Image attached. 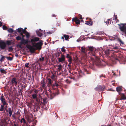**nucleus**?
Instances as JSON below:
<instances>
[{
	"label": "nucleus",
	"instance_id": "nucleus-1",
	"mask_svg": "<svg viewBox=\"0 0 126 126\" xmlns=\"http://www.w3.org/2000/svg\"><path fill=\"white\" fill-rule=\"evenodd\" d=\"M88 49L90 51L89 56L91 60L95 62L96 65L99 66L101 65V62L98 58L96 56L95 52L97 50L93 46H88Z\"/></svg>",
	"mask_w": 126,
	"mask_h": 126
},
{
	"label": "nucleus",
	"instance_id": "nucleus-2",
	"mask_svg": "<svg viewBox=\"0 0 126 126\" xmlns=\"http://www.w3.org/2000/svg\"><path fill=\"white\" fill-rule=\"evenodd\" d=\"M104 55L106 57L108 58H110L111 57L112 55L111 53H114L115 52H117L118 51L114 50H110L109 49H106L105 50H104Z\"/></svg>",
	"mask_w": 126,
	"mask_h": 126
},
{
	"label": "nucleus",
	"instance_id": "nucleus-3",
	"mask_svg": "<svg viewBox=\"0 0 126 126\" xmlns=\"http://www.w3.org/2000/svg\"><path fill=\"white\" fill-rule=\"evenodd\" d=\"M10 83L11 84L12 86H13L14 85L16 86L17 84V79L15 77H13L12 79L10 77Z\"/></svg>",
	"mask_w": 126,
	"mask_h": 126
},
{
	"label": "nucleus",
	"instance_id": "nucleus-4",
	"mask_svg": "<svg viewBox=\"0 0 126 126\" xmlns=\"http://www.w3.org/2000/svg\"><path fill=\"white\" fill-rule=\"evenodd\" d=\"M121 25L122 26H120L119 29L123 33L122 35L126 36V27L125 26V25H126V24H122Z\"/></svg>",
	"mask_w": 126,
	"mask_h": 126
},
{
	"label": "nucleus",
	"instance_id": "nucleus-5",
	"mask_svg": "<svg viewBox=\"0 0 126 126\" xmlns=\"http://www.w3.org/2000/svg\"><path fill=\"white\" fill-rule=\"evenodd\" d=\"M43 44V42L41 41H40L39 42L35 43L33 45V47H35L37 49H40Z\"/></svg>",
	"mask_w": 126,
	"mask_h": 126
},
{
	"label": "nucleus",
	"instance_id": "nucleus-6",
	"mask_svg": "<svg viewBox=\"0 0 126 126\" xmlns=\"http://www.w3.org/2000/svg\"><path fill=\"white\" fill-rule=\"evenodd\" d=\"M48 91H49V95L50 96V99H52L56 95H58L59 94L58 91H57V92L56 93H55L54 92H52L51 91L50 88H49V89L48 90Z\"/></svg>",
	"mask_w": 126,
	"mask_h": 126
},
{
	"label": "nucleus",
	"instance_id": "nucleus-7",
	"mask_svg": "<svg viewBox=\"0 0 126 126\" xmlns=\"http://www.w3.org/2000/svg\"><path fill=\"white\" fill-rule=\"evenodd\" d=\"M58 62L62 63H63L65 62V56L63 54H62L60 57L57 58Z\"/></svg>",
	"mask_w": 126,
	"mask_h": 126
},
{
	"label": "nucleus",
	"instance_id": "nucleus-8",
	"mask_svg": "<svg viewBox=\"0 0 126 126\" xmlns=\"http://www.w3.org/2000/svg\"><path fill=\"white\" fill-rule=\"evenodd\" d=\"M31 38H32V39H31L30 40H29L30 43H31L32 44V45L35 44L34 42L38 41L39 39V38L37 37H34L33 36H32Z\"/></svg>",
	"mask_w": 126,
	"mask_h": 126
},
{
	"label": "nucleus",
	"instance_id": "nucleus-9",
	"mask_svg": "<svg viewBox=\"0 0 126 126\" xmlns=\"http://www.w3.org/2000/svg\"><path fill=\"white\" fill-rule=\"evenodd\" d=\"M29 43H30V41L28 39H23L21 40L20 42V44L21 45H25Z\"/></svg>",
	"mask_w": 126,
	"mask_h": 126
},
{
	"label": "nucleus",
	"instance_id": "nucleus-10",
	"mask_svg": "<svg viewBox=\"0 0 126 126\" xmlns=\"http://www.w3.org/2000/svg\"><path fill=\"white\" fill-rule=\"evenodd\" d=\"M2 104L3 105H8L7 101L6 100L5 98L3 96V94H2L0 98Z\"/></svg>",
	"mask_w": 126,
	"mask_h": 126
},
{
	"label": "nucleus",
	"instance_id": "nucleus-11",
	"mask_svg": "<svg viewBox=\"0 0 126 126\" xmlns=\"http://www.w3.org/2000/svg\"><path fill=\"white\" fill-rule=\"evenodd\" d=\"M26 47L30 50L31 52H33L35 50V49L33 47V46H32L29 44L26 45Z\"/></svg>",
	"mask_w": 126,
	"mask_h": 126
},
{
	"label": "nucleus",
	"instance_id": "nucleus-12",
	"mask_svg": "<svg viewBox=\"0 0 126 126\" xmlns=\"http://www.w3.org/2000/svg\"><path fill=\"white\" fill-rule=\"evenodd\" d=\"M72 21L73 22H75V23L78 25L80 24V21L79 19L76 17L73 18Z\"/></svg>",
	"mask_w": 126,
	"mask_h": 126
},
{
	"label": "nucleus",
	"instance_id": "nucleus-13",
	"mask_svg": "<svg viewBox=\"0 0 126 126\" xmlns=\"http://www.w3.org/2000/svg\"><path fill=\"white\" fill-rule=\"evenodd\" d=\"M6 47V45L5 43L4 42L2 44L1 42L0 41V48L3 49H5Z\"/></svg>",
	"mask_w": 126,
	"mask_h": 126
},
{
	"label": "nucleus",
	"instance_id": "nucleus-14",
	"mask_svg": "<svg viewBox=\"0 0 126 126\" xmlns=\"http://www.w3.org/2000/svg\"><path fill=\"white\" fill-rule=\"evenodd\" d=\"M61 54L62 55V52L60 51H58L55 54V56L57 58L59 57L60 56V54Z\"/></svg>",
	"mask_w": 126,
	"mask_h": 126
},
{
	"label": "nucleus",
	"instance_id": "nucleus-15",
	"mask_svg": "<svg viewBox=\"0 0 126 126\" xmlns=\"http://www.w3.org/2000/svg\"><path fill=\"white\" fill-rule=\"evenodd\" d=\"M121 97L120 100H126V96L124 94H121Z\"/></svg>",
	"mask_w": 126,
	"mask_h": 126
},
{
	"label": "nucleus",
	"instance_id": "nucleus-16",
	"mask_svg": "<svg viewBox=\"0 0 126 126\" xmlns=\"http://www.w3.org/2000/svg\"><path fill=\"white\" fill-rule=\"evenodd\" d=\"M36 32L37 35L39 37H41L42 35V34L38 31H36Z\"/></svg>",
	"mask_w": 126,
	"mask_h": 126
},
{
	"label": "nucleus",
	"instance_id": "nucleus-17",
	"mask_svg": "<svg viewBox=\"0 0 126 126\" xmlns=\"http://www.w3.org/2000/svg\"><path fill=\"white\" fill-rule=\"evenodd\" d=\"M108 19L107 20V21H105L104 22L106 23V24L107 25L109 24H110L111 23V21L110 20V19Z\"/></svg>",
	"mask_w": 126,
	"mask_h": 126
},
{
	"label": "nucleus",
	"instance_id": "nucleus-18",
	"mask_svg": "<svg viewBox=\"0 0 126 126\" xmlns=\"http://www.w3.org/2000/svg\"><path fill=\"white\" fill-rule=\"evenodd\" d=\"M86 24L89 26H91L92 25L93 23L91 21H86Z\"/></svg>",
	"mask_w": 126,
	"mask_h": 126
},
{
	"label": "nucleus",
	"instance_id": "nucleus-19",
	"mask_svg": "<svg viewBox=\"0 0 126 126\" xmlns=\"http://www.w3.org/2000/svg\"><path fill=\"white\" fill-rule=\"evenodd\" d=\"M8 112L10 115V116H11L12 114V110L11 109V108H8Z\"/></svg>",
	"mask_w": 126,
	"mask_h": 126
},
{
	"label": "nucleus",
	"instance_id": "nucleus-20",
	"mask_svg": "<svg viewBox=\"0 0 126 126\" xmlns=\"http://www.w3.org/2000/svg\"><path fill=\"white\" fill-rule=\"evenodd\" d=\"M63 36L65 38V40H68V39L69 38V36L68 35L64 34Z\"/></svg>",
	"mask_w": 126,
	"mask_h": 126
},
{
	"label": "nucleus",
	"instance_id": "nucleus-21",
	"mask_svg": "<svg viewBox=\"0 0 126 126\" xmlns=\"http://www.w3.org/2000/svg\"><path fill=\"white\" fill-rule=\"evenodd\" d=\"M45 83L44 80L41 81V86L43 88H44L45 86Z\"/></svg>",
	"mask_w": 126,
	"mask_h": 126
},
{
	"label": "nucleus",
	"instance_id": "nucleus-22",
	"mask_svg": "<svg viewBox=\"0 0 126 126\" xmlns=\"http://www.w3.org/2000/svg\"><path fill=\"white\" fill-rule=\"evenodd\" d=\"M122 88L121 87H119L116 88V90L118 92H119L122 90Z\"/></svg>",
	"mask_w": 126,
	"mask_h": 126
},
{
	"label": "nucleus",
	"instance_id": "nucleus-23",
	"mask_svg": "<svg viewBox=\"0 0 126 126\" xmlns=\"http://www.w3.org/2000/svg\"><path fill=\"white\" fill-rule=\"evenodd\" d=\"M81 51L82 52L84 53H86V50L85 48H84L83 47H81Z\"/></svg>",
	"mask_w": 126,
	"mask_h": 126
},
{
	"label": "nucleus",
	"instance_id": "nucleus-24",
	"mask_svg": "<svg viewBox=\"0 0 126 126\" xmlns=\"http://www.w3.org/2000/svg\"><path fill=\"white\" fill-rule=\"evenodd\" d=\"M100 87V91H102L103 90L105 89V87L104 85H101L99 86Z\"/></svg>",
	"mask_w": 126,
	"mask_h": 126
},
{
	"label": "nucleus",
	"instance_id": "nucleus-25",
	"mask_svg": "<svg viewBox=\"0 0 126 126\" xmlns=\"http://www.w3.org/2000/svg\"><path fill=\"white\" fill-rule=\"evenodd\" d=\"M118 41L119 42L120 45L124 44V42L122 41L121 40L120 38H118L117 39Z\"/></svg>",
	"mask_w": 126,
	"mask_h": 126
},
{
	"label": "nucleus",
	"instance_id": "nucleus-26",
	"mask_svg": "<svg viewBox=\"0 0 126 126\" xmlns=\"http://www.w3.org/2000/svg\"><path fill=\"white\" fill-rule=\"evenodd\" d=\"M32 96L33 99H35L37 97V95L36 94H33Z\"/></svg>",
	"mask_w": 126,
	"mask_h": 126
},
{
	"label": "nucleus",
	"instance_id": "nucleus-27",
	"mask_svg": "<svg viewBox=\"0 0 126 126\" xmlns=\"http://www.w3.org/2000/svg\"><path fill=\"white\" fill-rule=\"evenodd\" d=\"M23 29L21 28H18L17 29V30L16 31L17 32H18L19 33H20V32H21V31H22V30H23Z\"/></svg>",
	"mask_w": 126,
	"mask_h": 126
},
{
	"label": "nucleus",
	"instance_id": "nucleus-28",
	"mask_svg": "<svg viewBox=\"0 0 126 126\" xmlns=\"http://www.w3.org/2000/svg\"><path fill=\"white\" fill-rule=\"evenodd\" d=\"M5 105H3V104H2L0 107V111H2L3 110H4V106Z\"/></svg>",
	"mask_w": 126,
	"mask_h": 126
},
{
	"label": "nucleus",
	"instance_id": "nucleus-29",
	"mask_svg": "<svg viewBox=\"0 0 126 126\" xmlns=\"http://www.w3.org/2000/svg\"><path fill=\"white\" fill-rule=\"evenodd\" d=\"M25 34V35L26 38H27L28 39L29 38L30 36V33L29 32H27V33H26Z\"/></svg>",
	"mask_w": 126,
	"mask_h": 126
},
{
	"label": "nucleus",
	"instance_id": "nucleus-30",
	"mask_svg": "<svg viewBox=\"0 0 126 126\" xmlns=\"http://www.w3.org/2000/svg\"><path fill=\"white\" fill-rule=\"evenodd\" d=\"M10 33H12L14 31L12 29L10 28L7 30Z\"/></svg>",
	"mask_w": 126,
	"mask_h": 126
},
{
	"label": "nucleus",
	"instance_id": "nucleus-31",
	"mask_svg": "<svg viewBox=\"0 0 126 126\" xmlns=\"http://www.w3.org/2000/svg\"><path fill=\"white\" fill-rule=\"evenodd\" d=\"M16 39L17 41H19L20 40H21H21H22L21 37L19 36H17L16 37Z\"/></svg>",
	"mask_w": 126,
	"mask_h": 126
},
{
	"label": "nucleus",
	"instance_id": "nucleus-32",
	"mask_svg": "<svg viewBox=\"0 0 126 126\" xmlns=\"http://www.w3.org/2000/svg\"><path fill=\"white\" fill-rule=\"evenodd\" d=\"M23 122L24 124H26V121L25 119L23 118H22L21 120L20 121V122L22 123Z\"/></svg>",
	"mask_w": 126,
	"mask_h": 126
},
{
	"label": "nucleus",
	"instance_id": "nucleus-33",
	"mask_svg": "<svg viewBox=\"0 0 126 126\" xmlns=\"http://www.w3.org/2000/svg\"><path fill=\"white\" fill-rule=\"evenodd\" d=\"M114 16H115L114 19L116 21V22L117 23L118 22H119V20L117 19V15H114Z\"/></svg>",
	"mask_w": 126,
	"mask_h": 126
},
{
	"label": "nucleus",
	"instance_id": "nucleus-34",
	"mask_svg": "<svg viewBox=\"0 0 126 126\" xmlns=\"http://www.w3.org/2000/svg\"><path fill=\"white\" fill-rule=\"evenodd\" d=\"M0 72L3 74H6V71L5 70L3 69H0Z\"/></svg>",
	"mask_w": 126,
	"mask_h": 126
},
{
	"label": "nucleus",
	"instance_id": "nucleus-35",
	"mask_svg": "<svg viewBox=\"0 0 126 126\" xmlns=\"http://www.w3.org/2000/svg\"><path fill=\"white\" fill-rule=\"evenodd\" d=\"M64 48L65 47H64L63 46L61 48V50L62 52L65 53L66 51V50L64 49Z\"/></svg>",
	"mask_w": 126,
	"mask_h": 126
},
{
	"label": "nucleus",
	"instance_id": "nucleus-36",
	"mask_svg": "<svg viewBox=\"0 0 126 126\" xmlns=\"http://www.w3.org/2000/svg\"><path fill=\"white\" fill-rule=\"evenodd\" d=\"M2 29L3 30H6L8 29V28L6 26L3 25L2 26Z\"/></svg>",
	"mask_w": 126,
	"mask_h": 126
},
{
	"label": "nucleus",
	"instance_id": "nucleus-37",
	"mask_svg": "<svg viewBox=\"0 0 126 126\" xmlns=\"http://www.w3.org/2000/svg\"><path fill=\"white\" fill-rule=\"evenodd\" d=\"M100 88L99 86H98L95 88V89L96 91H100Z\"/></svg>",
	"mask_w": 126,
	"mask_h": 126
},
{
	"label": "nucleus",
	"instance_id": "nucleus-38",
	"mask_svg": "<svg viewBox=\"0 0 126 126\" xmlns=\"http://www.w3.org/2000/svg\"><path fill=\"white\" fill-rule=\"evenodd\" d=\"M59 67L58 69L59 70H61L62 69V65L61 64H59L58 66Z\"/></svg>",
	"mask_w": 126,
	"mask_h": 126
},
{
	"label": "nucleus",
	"instance_id": "nucleus-39",
	"mask_svg": "<svg viewBox=\"0 0 126 126\" xmlns=\"http://www.w3.org/2000/svg\"><path fill=\"white\" fill-rule=\"evenodd\" d=\"M6 58H7V59H8V60H10V61H12V60L13 59L12 58L10 57H6Z\"/></svg>",
	"mask_w": 126,
	"mask_h": 126
},
{
	"label": "nucleus",
	"instance_id": "nucleus-40",
	"mask_svg": "<svg viewBox=\"0 0 126 126\" xmlns=\"http://www.w3.org/2000/svg\"><path fill=\"white\" fill-rule=\"evenodd\" d=\"M113 49L114 50H116V51H118V50H117V49H118V47L117 46H115V47H113Z\"/></svg>",
	"mask_w": 126,
	"mask_h": 126
},
{
	"label": "nucleus",
	"instance_id": "nucleus-41",
	"mask_svg": "<svg viewBox=\"0 0 126 126\" xmlns=\"http://www.w3.org/2000/svg\"><path fill=\"white\" fill-rule=\"evenodd\" d=\"M8 105H5V106H4L5 107L4 108V109H5L4 110V111H5V110H6V111H7V106Z\"/></svg>",
	"mask_w": 126,
	"mask_h": 126
},
{
	"label": "nucleus",
	"instance_id": "nucleus-42",
	"mask_svg": "<svg viewBox=\"0 0 126 126\" xmlns=\"http://www.w3.org/2000/svg\"><path fill=\"white\" fill-rule=\"evenodd\" d=\"M29 63H26L25 64V67L26 68H28L29 67Z\"/></svg>",
	"mask_w": 126,
	"mask_h": 126
},
{
	"label": "nucleus",
	"instance_id": "nucleus-43",
	"mask_svg": "<svg viewBox=\"0 0 126 126\" xmlns=\"http://www.w3.org/2000/svg\"><path fill=\"white\" fill-rule=\"evenodd\" d=\"M48 84H52L51 82V79H48Z\"/></svg>",
	"mask_w": 126,
	"mask_h": 126
},
{
	"label": "nucleus",
	"instance_id": "nucleus-44",
	"mask_svg": "<svg viewBox=\"0 0 126 126\" xmlns=\"http://www.w3.org/2000/svg\"><path fill=\"white\" fill-rule=\"evenodd\" d=\"M6 57L5 56H2L1 58V59H0V61H3L4 59Z\"/></svg>",
	"mask_w": 126,
	"mask_h": 126
},
{
	"label": "nucleus",
	"instance_id": "nucleus-45",
	"mask_svg": "<svg viewBox=\"0 0 126 126\" xmlns=\"http://www.w3.org/2000/svg\"><path fill=\"white\" fill-rule=\"evenodd\" d=\"M44 57H42V58H39V60L40 61H44Z\"/></svg>",
	"mask_w": 126,
	"mask_h": 126
},
{
	"label": "nucleus",
	"instance_id": "nucleus-46",
	"mask_svg": "<svg viewBox=\"0 0 126 126\" xmlns=\"http://www.w3.org/2000/svg\"><path fill=\"white\" fill-rule=\"evenodd\" d=\"M66 57L67 58H71V57L70 55L69 54H67L66 55Z\"/></svg>",
	"mask_w": 126,
	"mask_h": 126
},
{
	"label": "nucleus",
	"instance_id": "nucleus-47",
	"mask_svg": "<svg viewBox=\"0 0 126 126\" xmlns=\"http://www.w3.org/2000/svg\"><path fill=\"white\" fill-rule=\"evenodd\" d=\"M59 86V84L57 83L56 82L55 83V84L54 85H53V86H52V87H53V86H56V87H57Z\"/></svg>",
	"mask_w": 126,
	"mask_h": 126
},
{
	"label": "nucleus",
	"instance_id": "nucleus-48",
	"mask_svg": "<svg viewBox=\"0 0 126 126\" xmlns=\"http://www.w3.org/2000/svg\"><path fill=\"white\" fill-rule=\"evenodd\" d=\"M72 58L71 57V58H69V59L68 60V61L69 62V63H72Z\"/></svg>",
	"mask_w": 126,
	"mask_h": 126
},
{
	"label": "nucleus",
	"instance_id": "nucleus-49",
	"mask_svg": "<svg viewBox=\"0 0 126 126\" xmlns=\"http://www.w3.org/2000/svg\"><path fill=\"white\" fill-rule=\"evenodd\" d=\"M7 43L8 45H11V42L10 41H8L7 42Z\"/></svg>",
	"mask_w": 126,
	"mask_h": 126
},
{
	"label": "nucleus",
	"instance_id": "nucleus-50",
	"mask_svg": "<svg viewBox=\"0 0 126 126\" xmlns=\"http://www.w3.org/2000/svg\"><path fill=\"white\" fill-rule=\"evenodd\" d=\"M9 50H13V49L12 47H9Z\"/></svg>",
	"mask_w": 126,
	"mask_h": 126
},
{
	"label": "nucleus",
	"instance_id": "nucleus-51",
	"mask_svg": "<svg viewBox=\"0 0 126 126\" xmlns=\"http://www.w3.org/2000/svg\"><path fill=\"white\" fill-rule=\"evenodd\" d=\"M100 78H101L102 77H103L105 78V75H103V74H102L100 76Z\"/></svg>",
	"mask_w": 126,
	"mask_h": 126
},
{
	"label": "nucleus",
	"instance_id": "nucleus-52",
	"mask_svg": "<svg viewBox=\"0 0 126 126\" xmlns=\"http://www.w3.org/2000/svg\"><path fill=\"white\" fill-rule=\"evenodd\" d=\"M21 88L20 89V91H21V90H22L23 89H25V86H23L22 85V86Z\"/></svg>",
	"mask_w": 126,
	"mask_h": 126
},
{
	"label": "nucleus",
	"instance_id": "nucleus-53",
	"mask_svg": "<svg viewBox=\"0 0 126 126\" xmlns=\"http://www.w3.org/2000/svg\"><path fill=\"white\" fill-rule=\"evenodd\" d=\"M71 63H69L68 65V66L69 67V68H70V67L71 66Z\"/></svg>",
	"mask_w": 126,
	"mask_h": 126
},
{
	"label": "nucleus",
	"instance_id": "nucleus-54",
	"mask_svg": "<svg viewBox=\"0 0 126 126\" xmlns=\"http://www.w3.org/2000/svg\"><path fill=\"white\" fill-rule=\"evenodd\" d=\"M45 94L47 95V96L48 97V96H48V93L47 92V91H45Z\"/></svg>",
	"mask_w": 126,
	"mask_h": 126
},
{
	"label": "nucleus",
	"instance_id": "nucleus-55",
	"mask_svg": "<svg viewBox=\"0 0 126 126\" xmlns=\"http://www.w3.org/2000/svg\"><path fill=\"white\" fill-rule=\"evenodd\" d=\"M43 102L45 103H47V102L46 101V99H43Z\"/></svg>",
	"mask_w": 126,
	"mask_h": 126
},
{
	"label": "nucleus",
	"instance_id": "nucleus-56",
	"mask_svg": "<svg viewBox=\"0 0 126 126\" xmlns=\"http://www.w3.org/2000/svg\"><path fill=\"white\" fill-rule=\"evenodd\" d=\"M21 33H22L23 34L24 33V34H25V33L24 32V29H23V30H22V31H21Z\"/></svg>",
	"mask_w": 126,
	"mask_h": 126
},
{
	"label": "nucleus",
	"instance_id": "nucleus-57",
	"mask_svg": "<svg viewBox=\"0 0 126 126\" xmlns=\"http://www.w3.org/2000/svg\"><path fill=\"white\" fill-rule=\"evenodd\" d=\"M79 19H83L81 15H80L79 16Z\"/></svg>",
	"mask_w": 126,
	"mask_h": 126
},
{
	"label": "nucleus",
	"instance_id": "nucleus-58",
	"mask_svg": "<svg viewBox=\"0 0 126 126\" xmlns=\"http://www.w3.org/2000/svg\"><path fill=\"white\" fill-rule=\"evenodd\" d=\"M35 99H36V102H37V103H38L39 102V100H38V98L37 97V98H35Z\"/></svg>",
	"mask_w": 126,
	"mask_h": 126
},
{
	"label": "nucleus",
	"instance_id": "nucleus-59",
	"mask_svg": "<svg viewBox=\"0 0 126 126\" xmlns=\"http://www.w3.org/2000/svg\"><path fill=\"white\" fill-rule=\"evenodd\" d=\"M64 37L63 36H63H62L61 37V39L63 40V41H64Z\"/></svg>",
	"mask_w": 126,
	"mask_h": 126
},
{
	"label": "nucleus",
	"instance_id": "nucleus-60",
	"mask_svg": "<svg viewBox=\"0 0 126 126\" xmlns=\"http://www.w3.org/2000/svg\"><path fill=\"white\" fill-rule=\"evenodd\" d=\"M24 32L25 33V34L27 33V32H28L26 30L24 29Z\"/></svg>",
	"mask_w": 126,
	"mask_h": 126
},
{
	"label": "nucleus",
	"instance_id": "nucleus-61",
	"mask_svg": "<svg viewBox=\"0 0 126 126\" xmlns=\"http://www.w3.org/2000/svg\"><path fill=\"white\" fill-rule=\"evenodd\" d=\"M21 36L22 37L21 38L22 39H24V37H25V36L24 35H23Z\"/></svg>",
	"mask_w": 126,
	"mask_h": 126
},
{
	"label": "nucleus",
	"instance_id": "nucleus-62",
	"mask_svg": "<svg viewBox=\"0 0 126 126\" xmlns=\"http://www.w3.org/2000/svg\"><path fill=\"white\" fill-rule=\"evenodd\" d=\"M101 126H111V125H107V126L106 125H102Z\"/></svg>",
	"mask_w": 126,
	"mask_h": 126
},
{
	"label": "nucleus",
	"instance_id": "nucleus-63",
	"mask_svg": "<svg viewBox=\"0 0 126 126\" xmlns=\"http://www.w3.org/2000/svg\"><path fill=\"white\" fill-rule=\"evenodd\" d=\"M21 44H20L19 45H18V47H20V48H22V47H21Z\"/></svg>",
	"mask_w": 126,
	"mask_h": 126
},
{
	"label": "nucleus",
	"instance_id": "nucleus-64",
	"mask_svg": "<svg viewBox=\"0 0 126 126\" xmlns=\"http://www.w3.org/2000/svg\"><path fill=\"white\" fill-rule=\"evenodd\" d=\"M34 92L35 94H36V93H37V90H35L34 91Z\"/></svg>",
	"mask_w": 126,
	"mask_h": 126
}]
</instances>
